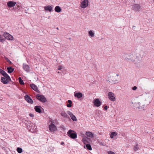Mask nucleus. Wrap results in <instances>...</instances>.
Wrapping results in <instances>:
<instances>
[{
	"instance_id": "f257e3e1",
	"label": "nucleus",
	"mask_w": 154,
	"mask_h": 154,
	"mask_svg": "<svg viewBox=\"0 0 154 154\" xmlns=\"http://www.w3.org/2000/svg\"><path fill=\"white\" fill-rule=\"evenodd\" d=\"M142 51H136L133 52L129 54L130 58H127V61L133 63L136 66H138L141 63L142 57L141 53Z\"/></svg>"
},
{
	"instance_id": "f03ea898",
	"label": "nucleus",
	"mask_w": 154,
	"mask_h": 154,
	"mask_svg": "<svg viewBox=\"0 0 154 154\" xmlns=\"http://www.w3.org/2000/svg\"><path fill=\"white\" fill-rule=\"evenodd\" d=\"M66 72L65 67L64 66H58V75L62 76L65 74Z\"/></svg>"
},
{
	"instance_id": "7ed1b4c3",
	"label": "nucleus",
	"mask_w": 154,
	"mask_h": 154,
	"mask_svg": "<svg viewBox=\"0 0 154 154\" xmlns=\"http://www.w3.org/2000/svg\"><path fill=\"white\" fill-rule=\"evenodd\" d=\"M67 134L68 136L73 139L77 138V134L74 131L70 130L68 131Z\"/></svg>"
},
{
	"instance_id": "20e7f679",
	"label": "nucleus",
	"mask_w": 154,
	"mask_h": 154,
	"mask_svg": "<svg viewBox=\"0 0 154 154\" xmlns=\"http://www.w3.org/2000/svg\"><path fill=\"white\" fill-rule=\"evenodd\" d=\"M88 0H81L80 2V7L82 9H85L89 5Z\"/></svg>"
},
{
	"instance_id": "39448f33",
	"label": "nucleus",
	"mask_w": 154,
	"mask_h": 154,
	"mask_svg": "<svg viewBox=\"0 0 154 154\" xmlns=\"http://www.w3.org/2000/svg\"><path fill=\"white\" fill-rule=\"evenodd\" d=\"M5 77H2L1 79V82L4 84H7L11 80L9 76L7 75V76H4Z\"/></svg>"
},
{
	"instance_id": "423d86ee",
	"label": "nucleus",
	"mask_w": 154,
	"mask_h": 154,
	"mask_svg": "<svg viewBox=\"0 0 154 154\" xmlns=\"http://www.w3.org/2000/svg\"><path fill=\"white\" fill-rule=\"evenodd\" d=\"M107 97L111 101H114L116 100V95L112 92H110L108 93Z\"/></svg>"
},
{
	"instance_id": "0eeeda50",
	"label": "nucleus",
	"mask_w": 154,
	"mask_h": 154,
	"mask_svg": "<svg viewBox=\"0 0 154 154\" xmlns=\"http://www.w3.org/2000/svg\"><path fill=\"white\" fill-rule=\"evenodd\" d=\"M36 98L38 100L43 103L47 101L46 98L42 95L38 94L36 95Z\"/></svg>"
},
{
	"instance_id": "6e6552de",
	"label": "nucleus",
	"mask_w": 154,
	"mask_h": 154,
	"mask_svg": "<svg viewBox=\"0 0 154 154\" xmlns=\"http://www.w3.org/2000/svg\"><path fill=\"white\" fill-rule=\"evenodd\" d=\"M49 130L51 133H54V131L57 130L56 126L53 124L52 122H51V124L49 126Z\"/></svg>"
},
{
	"instance_id": "1a4fd4ad",
	"label": "nucleus",
	"mask_w": 154,
	"mask_h": 154,
	"mask_svg": "<svg viewBox=\"0 0 154 154\" xmlns=\"http://www.w3.org/2000/svg\"><path fill=\"white\" fill-rule=\"evenodd\" d=\"M109 81L110 84H113L118 82V80H117L115 76L110 77L109 79Z\"/></svg>"
},
{
	"instance_id": "9d476101",
	"label": "nucleus",
	"mask_w": 154,
	"mask_h": 154,
	"mask_svg": "<svg viewBox=\"0 0 154 154\" xmlns=\"http://www.w3.org/2000/svg\"><path fill=\"white\" fill-rule=\"evenodd\" d=\"M67 113L70 116L72 120L74 121H76L77 119L75 116L73 114V113L70 111L67 112Z\"/></svg>"
},
{
	"instance_id": "9b49d317",
	"label": "nucleus",
	"mask_w": 154,
	"mask_h": 154,
	"mask_svg": "<svg viewBox=\"0 0 154 154\" xmlns=\"http://www.w3.org/2000/svg\"><path fill=\"white\" fill-rule=\"evenodd\" d=\"M93 103L94 106L97 107L100 106L101 105V103L100 100L98 99H95L94 100Z\"/></svg>"
},
{
	"instance_id": "f8f14e48",
	"label": "nucleus",
	"mask_w": 154,
	"mask_h": 154,
	"mask_svg": "<svg viewBox=\"0 0 154 154\" xmlns=\"http://www.w3.org/2000/svg\"><path fill=\"white\" fill-rule=\"evenodd\" d=\"M4 37L6 39L10 40H12L13 39L12 36L8 33H5L4 34Z\"/></svg>"
},
{
	"instance_id": "ddd939ff",
	"label": "nucleus",
	"mask_w": 154,
	"mask_h": 154,
	"mask_svg": "<svg viewBox=\"0 0 154 154\" xmlns=\"http://www.w3.org/2000/svg\"><path fill=\"white\" fill-rule=\"evenodd\" d=\"M25 99L28 103H32L33 102L32 100L28 95H26L25 96Z\"/></svg>"
},
{
	"instance_id": "4468645a",
	"label": "nucleus",
	"mask_w": 154,
	"mask_h": 154,
	"mask_svg": "<svg viewBox=\"0 0 154 154\" xmlns=\"http://www.w3.org/2000/svg\"><path fill=\"white\" fill-rule=\"evenodd\" d=\"M16 4V2L13 1H9L7 3L8 6L9 8H11L14 7Z\"/></svg>"
},
{
	"instance_id": "2eb2a0df",
	"label": "nucleus",
	"mask_w": 154,
	"mask_h": 154,
	"mask_svg": "<svg viewBox=\"0 0 154 154\" xmlns=\"http://www.w3.org/2000/svg\"><path fill=\"white\" fill-rule=\"evenodd\" d=\"M88 35L90 37L92 38L95 36L94 31L93 30H90L88 32Z\"/></svg>"
},
{
	"instance_id": "dca6fc26",
	"label": "nucleus",
	"mask_w": 154,
	"mask_h": 154,
	"mask_svg": "<svg viewBox=\"0 0 154 154\" xmlns=\"http://www.w3.org/2000/svg\"><path fill=\"white\" fill-rule=\"evenodd\" d=\"M30 86L33 90L37 92H39V91L37 87L34 84H31L30 85Z\"/></svg>"
},
{
	"instance_id": "f3484780",
	"label": "nucleus",
	"mask_w": 154,
	"mask_h": 154,
	"mask_svg": "<svg viewBox=\"0 0 154 154\" xmlns=\"http://www.w3.org/2000/svg\"><path fill=\"white\" fill-rule=\"evenodd\" d=\"M74 96L78 98H80L82 97L83 94L81 92L74 93Z\"/></svg>"
},
{
	"instance_id": "a211bd4d",
	"label": "nucleus",
	"mask_w": 154,
	"mask_h": 154,
	"mask_svg": "<svg viewBox=\"0 0 154 154\" xmlns=\"http://www.w3.org/2000/svg\"><path fill=\"white\" fill-rule=\"evenodd\" d=\"M85 135L88 137L93 138L94 137V134L90 131L86 132Z\"/></svg>"
},
{
	"instance_id": "6ab92c4d",
	"label": "nucleus",
	"mask_w": 154,
	"mask_h": 154,
	"mask_svg": "<svg viewBox=\"0 0 154 154\" xmlns=\"http://www.w3.org/2000/svg\"><path fill=\"white\" fill-rule=\"evenodd\" d=\"M44 9L46 11L51 12L53 10V8L50 5H48L44 7Z\"/></svg>"
},
{
	"instance_id": "aec40b11",
	"label": "nucleus",
	"mask_w": 154,
	"mask_h": 154,
	"mask_svg": "<svg viewBox=\"0 0 154 154\" xmlns=\"http://www.w3.org/2000/svg\"><path fill=\"white\" fill-rule=\"evenodd\" d=\"M41 106H36L35 107L34 109L37 112L39 113H41L42 111L41 109Z\"/></svg>"
},
{
	"instance_id": "412c9836",
	"label": "nucleus",
	"mask_w": 154,
	"mask_h": 154,
	"mask_svg": "<svg viewBox=\"0 0 154 154\" xmlns=\"http://www.w3.org/2000/svg\"><path fill=\"white\" fill-rule=\"evenodd\" d=\"M23 68L25 71L26 72H29V67L26 64H23Z\"/></svg>"
},
{
	"instance_id": "4be33fe9",
	"label": "nucleus",
	"mask_w": 154,
	"mask_h": 154,
	"mask_svg": "<svg viewBox=\"0 0 154 154\" xmlns=\"http://www.w3.org/2000/svg\"><path fill=\"white\" fill-rule=\"evenodd\" d=\"M134 9L136 11L140 10V8L138 5H135L134 7Z\"/></svg>"
},
{
	"instance_id": "5701e85b",
	"label": "nucleus",
	"mask_w": 154,
	"mask_h": 154,
	"mask_svg": "<svg viewBox=\"0 0 154 154\" xmlns=\"http://www.w3.org/2000/svg\"><path fill=\"white\" fill-rule=\"evenodd\" d=\"M66 106L68 107H70L72 106V101L70 100H68L66 103Z\"/></svg>"
},
{
	"instance_id": "b1692460",
	"label": "nucleus",
	"mask_w": 154,
	"mask_h": 154,
	"mask_svg": "<svg viewBox=\"0 0 154 154\" xmlns=\"http://www.w3.org/2000/svg\"><path fill=\"white\" fill-rule=\"evenodd\" d=\"M117 134L116 132H112L111 133L110 135V138H113L114 137H116Z\"/></svg>"
},
{
	"instance_id": "393cba45",
	"label": "nucleus",
	"mask_w": 154,
	"mask_h": 154,
	"mask_svg": "<svg viewBox=\"0 0 154 154\" xmlns=\"http://www.w3.org/2000/svg\"><path fill=\"white\" fill-rule=\"evenodd\" d=\"M0 73L2 74L4 76H7L8 74L4 71L1 69H0Z\"/></svg>"
},
{
	"instance_id": "a878e982",
	"label": "nucleus",
	"mask_w": 154,
	"mask_h": 154,
	"mask_svg": "<svg viewBox=\"0 0 154 154\" xmlns=\"http://www.w3.org/2000/svg\"><path fill=\"white\" fill-rule=\"evenodd\" d=\"M61 115L63 117L67 118L68 117V116L67 114L64 112L62 111L61 112Z\"/></svg>"
},
{
	"instance_id": "bb28decb",
	"label": "nucleus",
	"mask_w": 154,
	"mask_h": 154,
	"mask_svg": "<svg viewBox=\"0 0 154 154\" xmlns=\"http://www.w3.org/2000/svg\"><path fill=\"white\" fill-rule=\"evenodd\" d=\"M7 69L8 70V72L9 73H11L14 70V69L11 67H8Z\"/></svg>"
},
{
	"instance_id": "cd10ccee",
	"label": "nucleus",
	"mask_w": 154,
	"mask_h": 154,
	"mask_svg": "<svg viewBox=\"0 0 154 154\" xmlns=\"http://www.w3.org/2000/svg\"><path fill=\"white\" fill-rule=\"evenodd\" d=\"M140 105V102H138L135 103L134 104V107L136 108L139 109V107Z\"/></svg>"
},
{
	"instance_id": "c85d7f7f",
	"label": "nucleus",
	"mask_w": 154,
	"mask_h": 154,
	"mask_svg": "<svg viewBox=\"0 0 154 154\" xmlns=\"http://www.w3.org/2000/svg\"><path fill=\"white\" fill-rule=\"evenodd\" d=\"M59 130L60 131H64L65 130V128L63 125H61L59 127Z\"/></svg>"
},
{
	"instance_id": "c756f323",
	"label": "nucleus",
	"mask_w": 154,
	"mask_h": 154,
	"mask_svg": "<svg viewBox=\"0 0 154 154\" xmlns=\"http://www.w3.org/2000/svg\"><path fill=\"white\" fill-rule=\"evenodd\" d=\"M86 147L87 149L89 150H92V147L91 145L89 144H87L86 145Z\"/></svg>"
},
{
	"instance_id": "7c9ffc66",
	"label": "nucleus",
	"mask_w": 154,
	"mask_h": 154,
	"mask_svg": "<svg viewBox=\"0 0 154 154\" xmlns=\"http://www.w3.org/2000/svg\"><path fill=\"white\" fill-rule=\"evenodd\" d=\"M19 82L20 83L21 85H24V83L22 80L21 78L20 77L18 78Z\"/></svg>"
},
{
	"instance_id": "2f4dec72",
	"label": "nucleus",
	"mask_w": 154,
	"mask_h": 154,
	"mask_svg": "<svg viewBox=\"0 0 154 154\" xmlns=\"http://www.w3.org/2000/svg\"><path fill=\"white\" fill-rule=\"evenodd\" d=\"M17 150L18 153H20L22 152L23 150L21 148L18 147L17 149Z\"/></svg>"
},
{
	"instance_id": "473e14b6",
	"label": "nucleus",
	"mask_w": 154,
	"mask_h": 154,
	"mask_svg": "<svg viewBox=\"0 0 154 154\" xmlns=\"http://www.w3.org/2000/svg\"><path fill=\"white\" fill-rule=\"evenodd\" d=\"M144 104L142 106H140V105L139 107V109L142 110H143L144 109Z\"/></svg>"
},
{
	"instance_id": "72a5a7b5",
	"label": "nucleus",
	"mask_w": 154,
	"mask_h": 154,
	"mask_svg": "<svg viewBox=\"0 0 154 154\" xmlns=\"http://www.w3.org/2000/svg\"><path fill=\"white\" fill-rule=\"evenodd\" d=\"M139 148L138 146V145H136L134 148V150L136 151L138 150Z\"/></svg>"
},
{
	"instance_id": "f704fd0d",
	"label": "nucleus",
	"mask_w": 154,
	"mask_h": 154,
	"mask_svg": "<svg viewBox=\"0 0 154 154\" xmlns=\"http://www.w3.org/2000/svg\"><path fill=\"white\" fill-rule=\"evenodd\" d=\"M4 39L3 38V37L1 35H0V41L2 42L4 41Z\"/></svg>"
},
{
	"instance_id": "c9c22d12",
	"label": "nucleus",
	"mask_w": 154,
	"mask_h": 154,
	"mask_svg": "<svg viewBox=\"0 0 154 154\" xmlns=\"http://www.w3.org/2000/svg\"><path fill=\"white\" fill-rule=\"evenodd\" d=\"M108 154H115L114 152L112 151H109L108 152Z\"/></svg>"
},
{
	"instance_id": "e433bc0d",
	"label": "nucleus",
	"mask_w": 154,
	"mask_h": 154,
	"mask_svg": "<svg viewBox=\"0 0 154 154\" xmlns=\"http://www.w3.org/2000/svg\"><path fill=\"white\" fill-rule=\"evenodd\" d=\"M137 87L136 86H134L132 88V89L134 91H135L137 89Z\"/></svg>"
},
{
	"instance_id": "4c0bfd02",
	"label": "nucleus",
	"mask_w": 154,
	"mask_h": 154,
	"mask_svg": "<svg viewBox=\"0 0 154 154\" xmlns=\"http://www.w3.org/2000/svg\"><path fill=\"white\" fill-rule=\"evenodd\" d=\"M6 60H7V61L10 63H11V62L7 58H5Z\"/></svg>"
},
{
	"instance_id": "58836bf2",
	"label": "nucleus",
	"mask_w": 154,
	"mask_h": 154,
	"mask_svg": "<svg viewBox=\"0 0 154 154\" xmlns=\"http://www.w3.org/2000/svg\"><path fill=\"white\" fill-rule=\"evenodd\" d=\"M55 11L58 12V6H57L55 8Z\"/></svg>"
},
{
	"instance_id": "ea45409f",
	"label": "nucleus",
	"mask_w": 154,
	"mask_h": 154,
	"mask_svg": "<svg viewBox=\"0 0 154 154\" xmlns=\"http://www.w3.org/2000/svg\"><path fill=\"white\" fill-rule=\"evenodd\" d=\"M29 116L30 117H34V115L33 114H32V113H30L29 114Z\"/></svg>"
},
{
	"instance_id": "a19ab883",
	"label": "nucleus",
	"mask_w": 154,
	"mask_h": 154,
	"mask_svg": "<svg viewBox=\"0 0 154 154\" xmlns=\"http://www.w3.org/2000/svg\"><path fill=\"white\" fill-rule=\"evenodd\" d=\"M32 125L34 126L33 128H32V129H35L36 128V127L35 126V124H32Z\"/></svg>"
},
{
	"instance_id": "79ce46f5",
	"label": "nucleus",
	"mask_w": 154,
	"mask_h": 154,
	"mask_svg": "<svg viewBox=\"0 0 154 154\" xmlns=\"http://www.w3.org/2000/svg\"><path fill=\"white\" fill-rule=\"evenodd\" d=\"M61 11V9L60 7L59 6H58V12H60Z\"/></svg>"
},
{
	"instance_id": "37998d69",
	"label": "nucleus",
	"mask_w": 154,
	"mask_h": 154,
	"mask_svg": "<svg viewBox=\"0 0 154 154\" xmlns=\"http://www.w3.org/2000/svg\"><path fill=\"white\" fill-rule=\"evenodd\" d=\"M104 109L105 110H107L108 109V106H106L104 107Z\"/></svg>"
},
{
	"instance_id": "c03bdc74",
	"label": "nucleus",
	"mask_w": 154,
	"mask_h": 154,
	"mask_svg": "<svg viewBox=\"0 0 154 154\" xmlns=\"http://www.w3.org/2000/svg\"><path fill=\"white\" fill-rule=\"evenodd\" d=\"M82 141H83V142H84V143L85 144V140L84 139H82Z\"/></svg>"
},
{
	"instance_id": "a18cd8bd",
	"label": "nucleus",
	"mask_w": 154,
	"mask_h": 154,
	"mask_svg": "<svg viewBox=\"0 0 154 154\" xmlns=\"http://www.w3.org/2000/svg\"><path fill=\"white\" fill-rule=\"evenodd\" d=\"M100 144L101 145H102V146H104V145H103L102 143V142H100Z\"/></svg>"
},
{
	"instance_id": "49530a36",
	"label": "nucleus",
	"mask_w": 154,
	"mask_h": 154,
	"mask_svg": "<svg viewBox=\"0 0 154 154\" xmlns=\"http://www.w3.org/2000/svg\"><path fill=\"white\" fill-rule=\"evenodd\" d=\"M64 144V143L63 142H61V145H63Z\"/></svg>"
},
{
	"instance_id": "de8ad7c7",
	"label": "nucleus",
	"mask_w": 154,
	"mask_h": 154,
	"mask_svg": "<svg viewBox=\"0 0 154 154\" xmlns=\"http://www.w3.org/2000/svg\"><path fill=\"white\" fill-rule=\"evenodd\" d=\"M116 76H119V75L118 74H117L116 75Z\"/></svg>"
},
{
	"instance_id": "09e8293b",
	"label": "nucleus",
	"mask_w": 154,
	"mask_h": 154,
	"mask_svg": "<svg viewBox=\"0 0 154 154\" xmlns=\"http://www.w3.org/2000/svg\"><path fill=\"white\" fill-rule=\"evenodd\" d=\"M56 29H58V27H57Z\"/></svg>"
},
{
	"instance_id": "8fccbe9b",
	"label": "nucleus",
	"mask_w": 154,
	"mask_h": 154,
	"mask_svg": "<svg viewBox=\"0 0 154 154\" xmlns=\"http://www.w3.org/2000/svg\"><path fill=\"white\" fill-rule=\"evenodd\" d=\"M153 1L154 2V0H153Z\"/></svg>"
}]
</instances>
